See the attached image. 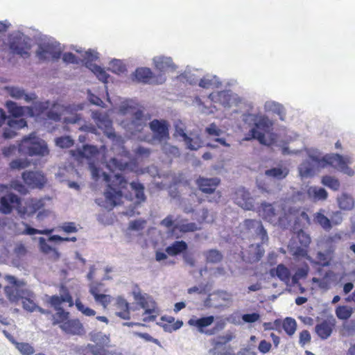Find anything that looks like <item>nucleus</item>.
<instances>
[{
  "mask_svg": "<svg viewBox=\"0 0 355 355\" xmlns=\"http://www.w3.org/2000/svg\"><path fill=\"white\" fill-rule=\"evenodd\" d=\"M107 166L112 170L116 169L119 171H124L128 168V163L119 160L116 158H112L108 162Z\"/></svg>",
  "mask_w": 355,
  "mask_h": 355,
  "instance_id": "53",
  "label": "nucleus"
},
{
  "mask_svg": "<svg viewBox=\"0 0 355 355\" xmlns=\"http://www.w3.org/2000/svg\"><path fill=\"white\" fill-rule=\"evenodd\" d=\"M220 183V180L217 178H200L198 180L199 189L206 193H212L216 189Z\"/></svg>",
  "mask_w": 355,
  "mask_h": 355,
  "instance_id": "22",
  "label": "nucleus"
},
{
  "mask_svg": "<svg viewBox=\"0 0 355 355\" xmlns=\"http://www.w3.org/2000/svg\"><path fill=\"white\" fill-rule=\"evenodd\" d=\"M307 193L314 200H324L328 197V193L324 189L317 187H309Z\"/></svg>",
  "mask_w": 355,
  "mask_h": 355,
  "instance_id": "37",
  "label": "nucleus"
},
{
  "mask_svg": "<svg viewBox=\"0 0 355 355\" xmlns=\"http://www.w3.org/2000/svg\"><path fill=\"white\" fill-rule=\"evenodd\" d=\"M97 78L103 83H107L109 78V75L105 71V70L100 66L95 65L90 69Z\"/></svg>",
  "mask_w": 355,
  "mask_h": 355,
  "instance_id": "60",
  "label": "nucleus"
},
{
  "mask_svg": "<svg viewBox=\"0 0 355 355\" xmlns=\"http://www.w3.org/2000/svg\"><path fill=\"white\" fill-rule=\"evenodd\" d=\"M175 134L183 138L184 141H185L186 144L187 145L188 148H189L191 150H197L200 148V145H199L198 141H196L195 145L192 144L191 142L193 141V139L187 136V135L185 133L183 128L176 127L175 128Z\"/></svg>",
  "mask_w": 355,
  "mask_h": 355,
  "instance_id": "42",
  "label": "nucleus"
},
{
  "mask_svg": "<svg viewBox=\"0 0 355 355\" xmlns=\"http://www.w3.org/2000/svg\"><path fill=\"white\" fill-rule=\"evenodd\" d=\"M60 328L67 334L80 335L83 331V324L77 319L68 320L60 324Z\"/></svg>",
  "mask_w": 355,
  "mask_h": 355,
  "instance_id": "24",
  "label": "nucleus"
},
{
  "mask_svg": "<svg viewBox=\"0 0 355 355\" xmlns=\"http://www.w3.org/2000/svg\"><path fill=\"white\" fill-rule=\"evenodd\" d=\"M8 299L17 304H21L23 308L30 312L36 311L37 305L24 296V290H5Z\"/></svg>",
  "mask_w": 355,
  "mask_h": 355,
  "instance_id": "10",
  "label": "nucleus"
},
{
  "mask_svg": "<svg viewBox=\"0 0 355 355\" xmlns=\"http://www.w3.org/2000/svg\"><path fill=\"white\" fill-rule=\"evenodd\" d=\"M297 239L300 244L304 248H309L311 239L310 236L306 234L302 229H297Z\"/></svg>",
  "mask_w": 355,
  "mask_h": 355,
  "instance_id": "56",
  "label": "nucleus"
},
{
  "mask_svg": "<svg viewBox=\"0 0 355 355\" xmlns=\"http://www.w3.org/2000/svg\"><path fill=\"white\" fill-rule=\"evenodd\" d=\"M155 68L160 71H164L169 68H173V60L171 58L157 57L154 58Z\"/></svg>",
  "mask_w": 355,
  "mask_h": 355,
  "instance_id": "40",
  "label": "nucleus"
},
{
  "mask_svg": "<svg viewBox=\"0 0 355 355\" xmlns=\"http://www.w3.org/2000/svg\"><path fill=\"white\" fill-rule=\"evenodd\" d=\"M257 212L263 220L283 227L281 219L284 218V211H282V215H279L278 211L272 204L263 202L258 208Z\"/></svg>",
  "mask_w": 355,
  "mask_h": 355,
  "instance_id": "6",
  "label": "nucleus"
},
{
  "mask_svg": "<svg viewBox=\"0 0 355 355\" xmlns=\"http://www.w3.org/2000/svg\"><path fill=\"white\" fill-rule=\"evenodd\" d=\"M264 250L261 244H252L249 246V259L251 261H259L264 255Z\"/></svg>",
  "mask_w": 355,
  "mask_h": 355,
  "instance_id": "36",
  "label": "nucleus"
},
{
  "mask_svg": "<svg viewBox=\"0 0 355 355\" xmlns=\"http://www.w3.org/2000/svg\"><path fill=\"white\" fill-rule=\"evenodd\" d=\"M214 322V317L213 315L203 316L201 318L192 317L188 321L190 326L197 328L200 333L205 334V328L210 326Z\"/></svg>",
  "mask_w": 355,
  "mask_h": 355,
  "instance_id": "21",
  "label": "nucleus"
},
{
  "mask_svg": "<svg viewBox=\"0 0 355 355\" xmlns=\"http://www.w3.org/2000/svg\"><path fill=\"white\" fill-rule=\"evenodd\" d=\"M169 126L165 120L153 119L149 123L153 139L159 142L166 141L169 139Z\"/></svg>",
  "mask_w": 355,
  "mask_h": 355,
  "instance_id": "7",
  "label": "nucleus"
},
{
  "mask_svg": "<svg viewBox=\"0 0 355 355\" xmlns=\"http://www.w3.org/2000/svg\"><path fill=\"white\" fill-rule=\"evenodd\" d=\"M73 140L69 136H62L55 139V144L61 148H68L73 145Z\"/></svg>",
  "mask_w": 355,
  "mask_h": 355,
  "instance_id": "54",
  "label": "nucleus"
},
{
  "mask_svg": "<svg viewBox=\"0 0 355 355\" xmlns=\"http://www.w3.org/2000/svg\"><path fill=\"white\" fill-rule=\"evenodd\" d=\"M270 272L272 277H277L286 284L291 282L290 270L282 263L279 264L275 268H272Z\"/></svg>",
  "mask_w": 355,
  "mask_h": 355,
  "instance_id": "25",
  "label": "nucleus"
},
{
  "mask_svg": "<svg viewBox=\"0 0 355 355\" xmlns=\"http://www.w3.org/2000/svg\"><path fill=\"white\" fill-rule=\"evenodd\" d=\"M94 296L95 301L105 307L111 301L112 297L110 295L100 293L99 290H89Z\"/></svg>",
  "mask_w": 355,
  "mask_h": 355,
  "instance_id": "44",
  "label": "nucleus"
},
{
  "mask_svg": "<svg viewBox=\"0 0 355 355\" xmlns=\"http://www.w3.org/2000/svg\"><path fill=\"white\" fill-rule=\"evenodd\" d=\"M336 313L339 319L347 320L352 315V309L347 306H340L337 308Z\"/></svg>",
  "mask_w": 355,
  "mask_h": 355,
  "instance_id": "58",
  "label": "nucleus"
},
{
  "mask_svg": "<svg viewBox=\"0 0 355 355\" xmlns=\"http://www.w3.org/2000/svg\"><path fill=\"white\" fill-rule=\"evenodd\" d=\"M35 141H37V135L35 132L24 137L19 144V151L22 154L28 155Z\"/></svg>",
  "mask_w": 355,
  "mask_h": 355,
  "instance_id": "28",
  "label": "nucleus"
},
{
  "mask_svg": "<svg viewBox=\"0 0 355 355\" xmlns=\"http://www.w3.org/2000/svg\"><path fill=\"white\" fill-rule=\"evenodd\" d=\"M21 177L24 183L32 189H41L46 182L45 176L38 171H26L22 173Z\"/></svg>",
  "mask_w": 355,
  "mask_h": 355,
  "instance_id": "13",
  "label": "nucleus"
},
{
  "mask_svg": "<svg viewBox=\"0 0 355 355\" xmlns=\"http://www.w3.org/2000/svg\"><path fill=\"white\" fill-rule=\"evenodd\" d=\"M134 76L138 82L144 84H162L166 80L162 75L155 76L152 71L147 67L137 68Z\"/></svg>",
  "mask_w": 355,
  "mask_h": 355,
  "instance_id": "9",
  "label": "nucleus"
},
{
  "mask_svg": "<svg viewBox=\"0 0 355 355\" xmlns=\"http://www.w3.org/2000/svg\"><path fill=\"white\" fill-rule=\"evenodd\" d=\"M49 153L47 145L44 141L37 137V141H35L28 154L29 156H45Z\"/></svg>",
  "mask_w": 355,
  "mask_h": 355,
  "instance_id": "26",
  "label": "nucleus"
},
{
  "mask_svg": "<svg viewBox=\"0 0 355 355\" xmlns=\"http://www.w3.org/2000/svg\"><path fill=\"white\" fill-rule=\"evenodd\" d=\"M322 211L323 210H320V211L316 212L314 214L315 222L319 224L324 230H329L332 228V223Z\"/></svg>",
  "mask_w": 355,
  "mask_h": 355,
  "instance_id": "41",
  "label": "nucleus"
},
{
  "mask_svg": "<svg viewBox=\"0 0 355 355\" xmlns=\"http://www.w3.org/2000/svg\"><path fill=\"white\" fill-rule=\"evenodd\" d=\"M338 207L343 210H351L354 206L353 198L346 193H342L337 198Z\"/></svg>",
  "mask_w": 355,
  "mask_h": 355,
  "instance_id": "39",
  "label": "nucleus"
},
{
  "mask_svg": "<svg viewBox=\"0 0 355 355\" xmlns=\"http://www.w3.org/2000/svg\"><path fill=\"white\" fill-rule=\"evenodd\" d=\"M16 348L23 355H31L34 353L33 347L26 343H17Z\"/></svg>",
  "mask_w": 355,
  "mask_h": 355,
  "instance_id": "61",
  "label": "nucleus"
},
{
  "mask_svg": "<svg viewBox=\"0 0 355 355\" xmlns=\"http://www.w3.org/2000/svg\"><path fill=\"white\" fill-rule=\"evenodd\" d=\"M8 285L6 286L3 288H10V286L15 287V288H19L24 286L23 281L17 280L14 276L6 275L4 277Z\"/></svg>",
  "mask_w": 355,
  "mask_h": 355,
  "instance_id": "59",
  "label": "nucleus"
},
{
  "mask_svg": "<svg viewBox=\"0 0 355 355\" xmlns=\"http://www.w3.org/2000/svg\"><path fill=\"white\" fill-rule=\"evenodd\" d=\"M342 236L336 233L334 235H329L322 240V243L328 251L334 253L336 244L341 240Z\"/></svg>",
  "mask_w": 355,
  "mask_h": 355,
  "instance_id": "35",
  "label": "nucleus"
},
{
  "mask_svg": "<svg viewBox=\"0 0 355 355\" xmlns=\"http://www.w3.org/2000/svg\"><path fill=\"white\" fill-rule=\"evenodd\" d=\"M9 48L13 54L19 55L23 58L30 57L31 44L23 37H14L10 42Z\"/></svg>",
  "mask_w": 355,
  "mask_h": 355,
  "instance_id": "8",
  "label": "nucleus"
},
{
  "mask_svg": "<svg viewBox=\"0 0 355 355\" xmlns=\"http://www.w3.org/2000/svg\"><path fill=\"white\" fill-rule=\"evenodd\" d=\"M200 216L196 218L197 223L189 222L187 219L180 220L174 227L173 230H178L182 233L194 232L201 229L200 225L207 221L209 211L202 209L199 213Z\"/></svg>",
  "mask_w": 355,
  "mask_h": 355,
  "instance_id": "5",
  "label": "nucleus"
},
{
  "mask_svg": "<svg viewBox=\"0 0 355 355\" xmlns=\"http://www.w3.org/2000/svg\"><path fill=\"white\" fill-rule=\"evenodd\" d=\"M105 347L99 345L88 344L87 349L92 355H108L109 350L106 349Z\"/></svg>",
  "mask_w": 355,
  "mask_h": 355,
  "instance_id": "50",
  "label": "nucleus"
},
{
  "mask_svg": "<svg viewBox=\"0 0 355 355\" xmlns=\"http://www.w3.org/2000/svg\"><path fill=\"white\" fill-rule=\"evenodd\" d=\"M243 228L246 232H251L254 230L256 234L260 236L261 243L268 241V236L266 230L263 227L262 223L260 220L254 219H245L243 221Z\"/></svg>",
  "mask_w": 355,
  "mask_h": 355,
  "instance_id": "19",
  "label": "nucleus"
},
{
  "mask_svg": "<svg viewBox=\"0 0 355 355\" xmlns=\"http://www.w3.org/2000/svg\"><path fill=\"white\" fill-rule=\"evenodd\" d=\"M130 187L132 191H135L136 202L141 203L146 201V197L144 193V187L139 182H132Z\"/></svg>",
  "mask_w": 355,
  "mask_h": 355,
  "instance_id": "38",
  "label": "nucleus"
},
{
  "mask_svg": "<svg viewBox=\"0 0 355 355\" xmlns=\"http://www.w3.org/2000/svg\"><path fill=\"white\" fill-rule=\"evenodd\" d=\"M333 326L330 321L324 320L315 326V332L320 338L327 339L332 333Z\"/></svg>",
  "mask_w": 355,
  "mask_h": 355,
  "instance_id": "29",
  "label": "nucleus"
},
{
  "mask_svg": "<svg viewBox=\"0 0 355 355\" xmlns=\"http://www.w3.org/2000/svg\"><path fill=\"white\" fill-rule=\"evenodd\" d=\"M7 91L11 97L16 99L24 98L26 102H30L36 98L35 95L33 97L30 96L25 93L24 89L16 87H8Z\"/></svg>",
  "mask_w": 355,
  "mask_h": 355,
  "instance_id": "34",
  "label": "nucleus"
},
{
  "mask_svg": "<svg viewBox=\"0 0 355 355\" xmlns=\"http://www.w3.org/2000/svg\"><path fill=\"white\" fill-rule=\"evenodd\" d=\"M19 204H21V198L16 194L10 193L1 197L0 210L5 214H10L14 209L18 211Z\"/></svg>",
  "mask_w": 355,
  "mask_h": 355,
  "instance_id": "15",
  "label": "nucleus"
},
{
  "mask_svg": "<svg viewBox=\"0 0 355 355\" xmlns=\"http://www.w3.org/2000/svg\"><path fill=\"white\" fill-rule=\"evenodd\" d=\"M8 128L4 129L3 137L5 139H12L17 135V130L27 126V121L24 119L8 117Z\"/></svg>",
  "mask_w": 355,
  "mask_h": 355,
  "instance_id": "18",
  "label": "nucleus"
},
{
  "mask_svg": "<svg viewBox=\"0 0 355 355\" xmlns=\"http://www.w3.org/2000/svg\"><path fill=\"white\" fill-rule=\"evenodd\" d=\"M334 254L326 250L325 252H318L315 256V260L311 261L315 265H318L322 267L329 266L333 259Z\"/></svg>",
  "mask_w": 355,
  "mask_h": 355,
  "instance_id": "27",
  "label": "nucleus"
},
{
  "mask_svg": "<svg viewBox=\"0 0 355 355\" xmlns=\"http://www.w3.org/2000/svg\"><path fill=\"white\" fill-rule=\"evenodd\" d=\"M108 70L114 73L121 74L126 71V67L121 60L114 59L110 62Z\"/></svg>",
  "mask_w": 355,
  "mask_h": 355,
  "instance_id": "47",
  "label": "nucleus"
},
{
  "mask_svg": "<svg viewBox=\"0 0 355 355\" xmlns=\"http://www.w3.org/2000/svg\"><path fill=\"white\" fill-rule=\"evenodd\" d=\"M272 125V123L267 117L260 118L250 130L252 137L262 144H266L265 134L270 130Z\"/></svg>",
  "mask_w": 355,
  "mask_h": 355,
  "instance_id": "11",
  "label": "nucleus"
},
{
  "mask_svg": "<svg viewBox=\"0 0 355 355\" xmlns=\"http://www.w3.org/2000/svg\"><path fill=\"white\" fill-rule=\"evenodd\" d=\"M214 85V78L209 76H203L199 82V86L205 89L211 88Z\"/></svg>",
  "mask_w": 355,
  "mask_h": 355,
  "instance_id": "64",
  "label": "nucleus"
},
{
  "mask_svg": "<svg viewBox=\"0 0 355 355\" xmlns=\"http://www.w3.org/2000/svg\"><path fill=\"white\" fill-rule=\"evenodd\" d=\"M44 207V202L41 199L31 198L25 201L24 205L21 203L18 206V214L21 218L31 216L35 214Z\"/></svg>",
  "mask_w": 355,
  "mask_h": 355,
  "instance_id": "12",
  "label": "nucleus"
},
{
  "mask_svg": "<svg viewBox=\"0 0 355 355\" xmlns=\"http://www.w3.org/2000/svg\"><path fill=\"white\" fill-rule=\"evenodd\" d=\"M26 226V228L22 232V234L25 235H34V234H45L49 235L53 232V229H44V230H37L33 227L28 226L26 223H24Z\"/></svg>",
  "mask_w": 355,
  "mask_h": 355,
  "instance_id": "49",
  "label": "nucleus"
},
{
  "mask_svg": "<svg viewBox=\"0 0 355 355\" xmlns=\"http://www.w3.org/2000/svg\"><path fill=\"white\" fill-rule=\"evenodd\" d=\"M230 300V295L224 290H217L210 293L205 301L207 306L218 307L225 306L226 302Z\"/></svg>",
  "mask_w": 355,
  "mask_h": 355,
  "instance_id": "17",
  "label": "nucleus"
},
{
  "mask_svg": "<svg viewBox=\"0 0 355 355\" xmlns=\"http://www.w3.org/2000/svg\"><path fill=\"white\" fill-rule=\"evenodd\" d=\"M58 231H62L64 233H76L78 231L77 225L74 222H65L57 227Z\"/></svg>",
  "mask_w": 355,
  "mask_h": 355,
  "instance_id": "51",
  "label": "nucleus"
},
{
  "mask_svg": "<svg viewBox=\"0 0 355 355\" xmlns=\"http://www.w3.org/2000/svg\"><path fill=\"white\" fill-rule=\"evenodd\" d=\"M78 153L81 157L91 158L98 154V149L95 146L85 144Z\"/></svg>",
  "mask_w": 355,
  "mask_h": 355,
  "instance_id": "43",
  "label": "nucleus"
},
{
  "mask_svg": "<svg viewBox=\"0 0 355 355\" xmlns=\"http://www.w3.org/2000/svg\"><path fill=\"white\" fill-rule=\"evenodd\" d=\"M133 295L136 302L145 309L146 313L155 312L156 304L153 297L146 293H142L141 290L134 291Z\"/></svg>",
  "mask_w": 355,
  "mask_h": 355,
  "instance_id": "16",
  "label": "nucleus"
},
{
  "mask_svg": "<svg viewBox=\"0 0 355 355\" xmlns=\"http://www.w3.org/2000/svg\"><path fill=\"white\" fill-rule=\"evenodd\" d=\"M8 113L12 118H19L26 112L30 116H35L34 109L29 106H19L13 101H8L6 103Z\"/></svg>",
  "mask_w": 355,
  "mask_h": 355,
  "instance_id": "20",
  "label": "nucleus"
},
{
  "mask_svg": "<svg viewBox=\"0 0 355 355\" xmlns=\"http://www.w3.org/2000/svg\"><path fill=\"white\" fill-rule=\"evenodd\" d=\"M98 59L97 53H94L92 51H88L85 52L83 60L85 61V64L86 67L91 69L93 68V66H95V64L92 62Z\"/></svg>",
  "mask_w": 355,
  "mask_h": 355,
  "instance_id": "57",
  "label": "nucleus"
},
{
  "mask_svg": "<svg viewBox=\"0 0 355 355\" xmlns=\"http://www.w3.org/2000/svg\"><path fill=\"white\" fill-rule=\"evenodd\" d=\"M341 333L345 337L355 336V319L345 321L343 324Z\"/></svg>",
  "mask_w": 355,
  "mask_h": 355,
  "instance_id": "45",
  "label": "nucleus"
},
{
  "mask_svg": "<svg viewBox=\"0 0 355 355\" xmlns=\"http://www.w3.org/2000/svg\"><path fill=\"white\" fill-rule=\"evenodd\" d=\"M234 338V334L230 331L225 332L222 335L214 337L211 340V344L213 347L209 350V352L214 355L230 354L231 352L227 347V344Z\"/></svg>",
  "mask_w": 355,
  "mask_h": 355,
  "instance_id": "4",
  "label": "nucleus"
},
{
  "mask_svg": "<svg viewBox=\"0 0 355 355\" xmlns=\"http://www.w3.org/2000/svg\"><path fill=\"white\" fill-rule=\"evenodd\" d=\"M234 200L243 209L252 210L254 209V199L250 196V192L243 187L236 190Z\"/></svg>",
  "mask_w": 355,
  "mask_h": 355,
  "instance_id": "14",
  "label": "nucleus"
},
{
  "mask_svg": "<svg viewBox=\"0 0 355 355\" xmlns=\"http://www.w3.org/2000/svg\"><path fill=\"white\" fill-rule=\"evenodd\" d=\"M309 272V267L305 264L303 267L299 268L296 270L295 274L291 276V282L292 286H299V288H304L300 284V280L306 279Z\"/></svg>",
  "mask_w": 355,
  "mask_h": 355,
  "instance_id": "30",
  "label": "nucleus"
},
{
  "mask_svg": "<svg viewBox=\"0 0 355 355\" xmlns=\"http://www.w3.org/2000/svg\"><path fill=\"white\" fill-rule=\"evenodd\" d=\"M281 210L284 211V218L281 219L283 228H287L291 223H293L296 230L303 229L311 225V219L306 211L301 207L282 205Z\"/></svg>",
  "mask_w": 355,
  "mask_h": 355,
  "instance_id": "1",
  "label": "nucleus"
},
{
  "mask_svg": "<svg viewBox=\"0 0 355 355\" xmlns=\"http://www.w3.org/2000/svg\"><path fill=\"white\" fill-rule=\"evenodd\" d=\"M30 162L27 159H16L10 162V168L12 170L24 169L29 166Z\"/></svg>",
  "mask_w": 355,
  "mask_h": 355,
  "instance_id": "55",
  "label": "nucleus"
},
{
  "mask_svg": "<svg viewBox=\"0 0 355 355\" xmlns=\"http://www.w3.org/2000/svg\"><path fill=\"white\" fill-rule=\"evenodd\" d=\"M307 248H304L302 245L300 247H297L293 252V256L295 257L306 258L310 262L312 261L311 257L308 254Z\"/></svg>",
  "mask_w": 355,
  "mask_h": 355,
  "instance_id": "63",
  "label": "nucleus"
},
{
  "mask_svg": "<svg viewBox=\"0 0 355 355\" xmlns=\"http://www.w3.org/2000/svg\"><path fill=\"white\" fill-rule=\"evenodd\" d=\"M289 173V169L286 166L274 167L270 169L266 170L265 172L266 175L271 177L277 180H283L286 178Z\"/></svg>",
  "mask_w": 355,
  "mask_h": 355,
  "instance_id": "32",
  "label": "nucleus"
},
{
  "mask_svg": "<svg viewBox=\"0 0 355 355\" xmlns=\"http://www.w3.org/2000/svg\"><path fill=\"white\" fill-rule=\"evenodd\" d=\"M75 305L79 311L87 316H93L96 313L94 310L85 306L79 299L76 300Z\"/></svg>",
  "mask_w": 355,
  "mask_h": 355,
  "instance_id": "62",
  "label": "nucleus"
},
{
  "mask_svg": "<svg viewBox=\"0 0 355 355\" xmlns=\"http://www.w3.org/2000/svg\"><path fill=\"white\" fill-rule=\"evenodd\" d=\"M89 336L91 341L94 342L95 345L106 346L107 347H110V339L109 336L99 331L92 332L89 334Z\"/></svg>",
  "mask_w": 355,
  "mask_h": 355,
  "instance_id": "33",
  "label": "nucleus"
},
{
  "mask_svg": "<svg viewBox=\"0 0 355 355\" xmlns=\"http://www.w3.org/2000/svg\"><path fill=\"white\" fill-rule=\"evenodd\" d=\"M47 302L54 307L55 310L62 308L61 304L63 302H68L69 306L70 307L73 306L72 297L68 292H64L60 294V295H52L49 297Z\"/></svg>",
  "mask_w": 355,
  "mask_h": 355,
  "instance_id": "23",
  "label": "nucleus"
},
{
  "mask_svg": "<svg viewBox=\"0 0 355 355\" xmlns=\"http://www.w3.org/2000/svg\"><path fill=\"white\" fill-rule=\"evenodd\" d=\"M310 157L318 167L326 168L330 166L349 176L354 174L353 169L348 166V164L350 162L349 157H343L336 153L327 154L321 158L317 156H310Z\"/></svg>",
  "mask_w": 355,
  "mask_h": 355,
  "instance_id": "2",
  "label": "nucleus"
},
{
  "mask_svg": "<svg viewBox=\"0 0 355 355\" xmlns=\"http://www.w3.org/2000/svg\"><path fill=\"white\" fill-rule=\"evenodd\" d=\"M188 248L187 243L184 241H176L166 248V252L170 256H176L186 251Z\"/></svg>",
  "mask_w": 355,
  "mask_h": 355,
  "instance_id": "31",
  "label": "nucleus"
},
{
  "mask_svg": "<svg viewBox=\"0 0 355 355\" xmlns=\"http://www.w3.org/2000/svg\"><path fill=\"white\" fill-rule=\"evenodd\" d=\"M127 186L128 181L123 175L116 174L114 176L112 182L107 185V189L104 193L105 202L111 208L120 203L123 196V190L125 189Z\"/></svg>",
  "mask_w": 355,
  "mask_h": 355,
  "instance_id": "3",
  "label": "nucleus"
},
{
  "mask_svg": "<svg viewBox=\"0 0 355 355\" xmlns=\"http://www.w3.org/2000/svg\"><path fill=\"white\" fill-rule=\"evenodd\" d=\"M282 327L288 335L292 336L296 331L297 322L294 319L287 317L284 320Z\"/></svg>",
  "mask_w": 355,
  "mask_h": 355,
  "instance_id": "48",
  "label": "nucleus"
},
{
  "mask_svg": "<svg viewBox=\"0 0 355 355\" xmlns=\"http://www.w3.org/2000/svg\"><path fill=\"white\" fill-rule=\"evenodd\" d=\"M206 260L210 263H218L222 260L221 253L216 250H209L205 252Z\"/></svg>",
  "mask_w": 355,
  "mask_h": 355,
  "instance_id": "52",
  "label": "nucleus"
},
{
  "mask_svg": "<svg viewBox=\"0 0 355 355\" xmlns=\"http://www.w3.org/2000/svg\"><path fill=\"white\" fill-rule=\"evenodd\" d=\"M322 183L334 191H338L340 189L339 180L330 175H324L322 178Z\"/></svg>",
  "mask_w": 355,
  "mask_h": 355,
  "instance_id": "46",
  "label": "nucleus"
}]
</instances>
